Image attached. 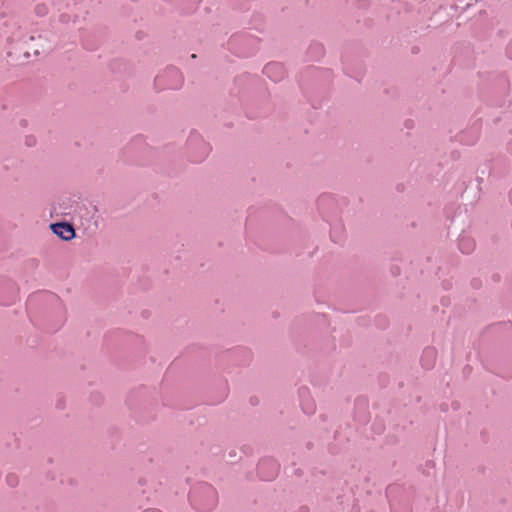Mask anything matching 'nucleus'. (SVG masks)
I'll return each instance as SVG.
<instances>
[{"label":"nucleus","instance_id":"obj_1","mask_svg":"<svg viewBox=\"0 0 512 512\" xmlns=\"http://www.w3.org/2000/svg\"><path fill=\"white\" fill-rule=\"evenodd\" d=\"M45 48V39L38 36H29L25 38L19 48V56L24 60L38 57Z\"/></svg>","mask_w":512,"mask_h":512},{"label":"nucleus","instance_id":"obj_2","mask_svg":"<svg viewBox=\"0 0 512 512\" xmlns=\"http://www.w3.org/2000/svg\"><path fill=\"white\" fill-rule=\"evenodd\" d=\"M52 232L63 241H70L75 238V229L67 222H58L50 225Z\"/></svg>","mask_w":512,"mask_h":512}]
</instances>
